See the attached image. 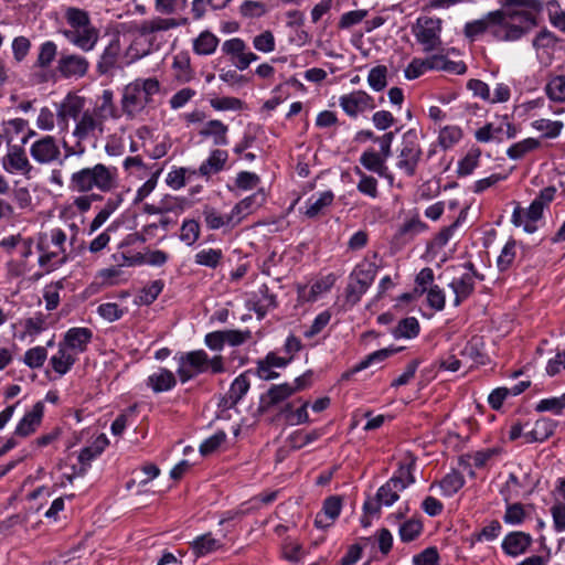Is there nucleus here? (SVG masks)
<instances>
[{
  "label": "nucleus",
  "mask_w": 565,
  "mask_h": 565,
  "mask_svg": "<svg viewBox=\"0 0 565 565\" xmlns=\"http://www.w3.org/2000/svg\"><path fill=\"white\" fill-rule=\"evenodd\" d=\"M292 395L289 383L273 385L260 396L259 411L267 412Z\"/></svg>",
  "instance_id": "4be33fe9"
},
{
  "label": "nucleus",
  "mask_w": 565,
  "mask_h": 565,
  "mask_svg": "<svg viewBox=\"0 0 565 565\" xmlns=\"http://www.w3.org/2000/svg\"><path fill=\"white\" fill-rule=\"evenodd\" d=\"M354 172L360 177V181L356 184L358 191L372 199L377 198V180L374 177L364 173L359 167H355Z\"/></svg>",
  "instance_id": "79ce46f5"
},
{
  "label": "nucleus",
  "mask_w": 565,
  "mask_h": 565,
  "mask_svg": "<svg viewBox=\"0 0 565 565\" xmlns=\"http://www.w3.org/2000/svg\"><path fill=\"white\" fill-rule=\"evenodd\" d=\"M402 350V348H385L377 350L369 355H366L362 361H360L356 365H354L349 371L344 372L341 376L342 380H349L353 374L365 370L372 365L380 364L394 353H397Z\"/></svg>",
  "instance_id": "aec40b11"
},
{
  "label": "nucleus",
  "mask_w": 565,
  "mask_h": 565,
  "mask_svg": "<svg viewBox=\"0 0 565 565\" xmlns=\"http://www.w3.org/2000/svg\"><path fill=\"white\" fill-rule=\"evenodd\" d=\"M66 28L61 30L68 43L82 52H90L99 40V30L93 24L89 13L77 7L64 10Z\"/></svg>",
  "instance_id": "f03ea898"
},
{
  "label": "nucleus",
  "mask_w": 565,
  "mask_h": 565,
  "mask_svg": "<svg viewBox=\"0 0 565 565\" xmlns=\"http://www.w3.org/2000/svg\"><path fill=\"white\" fill-rule=\"evenodd\" d=\"M94 111L105 120L107 117L118 118L119 114L114 104V93L110 89L103 90L102 96L99 97V104H97Z\"/></svg>",
  "instance_id": "e433bc0d"
},
{
  "label": "nucleus",
  "mask_w": 565,
  "mask_h": 565,
  "mask_svg": "<svg viewBox=\"0 0 565 565\" xmlns=\"http://www.w3.org/2000/svg\"><path fill=\"white\" fill-rule=\"evenodd\" d=\"M202 214L204 216L205 224L210 230H218L225 225L232 224L235 217L232 213L223 216L214 207L209 205L204 206Z\"/></svg>",
  "instance_id": "4c0bfd02"
},
{
  "label": "nucleus",
  "mask_w": 565,
  "mask_h": 565,
  "mask_svg": "<svg viewBox=\"0 0 565 565\" xmlns=\"http://www.w3.org/2000/svg\"><path fill=\"white\" fill-rule=\"evenodd\" d=\"M556 428V423L550 418H540L535 422L534 427L524 433L526 443L544 441L548 439Z\"/></svg>",
  "instance_id": "2f4dec72"
},
{
  "label": "nucleus",
  "mask_w": 565,
  "mask_h": 565,
  "mask_svg": "<svg viewBox=\"0 0 565 565\" xmlns=\"http://www.w3.org/2000/svg\"><path fill=\"white\" fill-rule=\"evenodd\" d=\"M461 137L462 131L459 127L446 126L440 130L438 141L444 149H448L457 143Z\"/></svg>",
  "instance_id": "bf43d9fd"
},
{
  "label": "nucleus",
  "mask_w": 565,
  "mask_h": 565,
  "mask_svg": "<svg viewBox=\"0 0 565 565\" xmlns=\"http://www.w3.org/2000/svg\"><path fill=\"white\" fill-rule=\"evenodd\" d=\"M423 524L418 520H408L399 526V537L403 542L409 543L416 540L422 533Z\"/></svg>",
  "instance_id": "052dcab7"
},
{
  "label": "nucleus",
  "mask_w": 565,
  "mask_h": 565,
  "mask_svg": "<svg viewBox=\"0 0 565 565\" xmlns=\"http://www.w3.org/2000/svg\"><path fill=\"white\" fill-rule=\"evenodd\" d=\"M448 286L455 294L454 306L458 307L475 290V273H463L454 277Z\"/></svg>",
  "instance_id": "6ab92c4d"
},
{
  "label": "nucleus",
  "mask_w": 565,
  "mask_h": 565,
  "mask_svg": "<svg viewBox=\"0 0 565 565\" xmlns=\"http://www.w3.org/2000/svg\"><path fill=\"white\" fill-rule=\"evenodd\" d=\"M209 370L214 374L224 372L223 358L215 355L210 359L204 350L186 352L179 358L177 373L182 383Z\"/></svg>",
  "instance_id": "39448f33"
},
{
  "label": "nucleus",
  "mask_w": 565,
  "mask_h": 565,
  "mask_svg": "<svg viewBox=\"0 0 565 565\" xmlns=\"http://www.w3.org/2000/svg\"><path fill=\"white\" fill-rule=\"evenodd\" d=\"M544 90L552 102H565V75L552 76L547 81Z\"/></svg>",
  "instance_id": "58836bf2"
},
{
  "label": "nucleus",
  "mask_w": 565,
  "mask_h": 565,
  "mask_svg": "<svg viewBox=\"0 0 565 565\" xmlns=\"http://www.w3.org/2000/svg\"><path fill=\"white\" fill-rule=\"evenodd\" d=\"M503 132L504 129L501 122L498 126H494L493 124H487L479 128L475 136L476 139L480 142H488L490 140H498L500 142L503 140Z\"/></svg>",
  "instance_id": "3c124183"
},
{
  "label": "nucleus",
  "mask_w": 565,
  "mask_h": 565,
  "mask_svg": "<svg viewBox=\"0 0 565 565\" xmlns=\"http://www.w3.org/2000/svg\"><path fill=\"white\" fill-rule=\"evenodd\" d=\"M387 67L385 65H377L371 68L367 83L370 87L375 92L383 90L387 85Z\"/></svg>",
  "instance_id": "864d4df0"
},
{
  "label": "nucleus",
  "mask_w": 565,
  "mask_h": 565,
  "mask_svg": "<svg viewBox=\"0 0 565 565\" xmlns=\"http://www.w3.org/2000/svg\"><path fill=\"white\" fill-rule=\"evenodd\" d=\"M85 100L83 97L67 94L61 104L57 105L56 117L63 130L67 129L68 119H77L84 113Z\"/></svg>",
  "instance_id": "2eb2a0df"
},
{
  "label": "nucleus",
  "mask_w": 565,
  "mask_h": 565,
  "mask_svg": "<svg viewBox=\"0 0 565 565\" xmlns=\"http://www.w3.org/2000/svg\"><path fill=\"white\" fill-rule=\"evenodd\" d=\"M265 202V193L263 191L256 192L250 196H247L239 201L233 209L232 214L236 215H247L250 213L254 206H260Z\"/></svg>",
  "instance_id": "49530a36"
},
{
  "label": "nucleus",
  "mask_w": 565,
  "mask_h": 565,
  "mask_svg": "<svg viewBox=\"0 0 565 565\" xmlns=\"http://www.w3.org/2000/svg\"><path fill=\"white\" fill-rule=\"evenodd\" d=\"M340 497L333 495L324 500L321 512L316 515L315 524L318 527H327L339 516L341 511Z\"/></svg>",
  "instance_id": "c85d7f7f"
},
{
  "label": "nucleus",
  "mask_w": 565,
  "mask_h": 565,
  "mask_svg": "<svg viewBox=\"0 0 565 565\" xmlns=\"http://www.w3.org/2000/svg\"><path fill=\"white\" fill-rule=\"evenodd\" d=\"M120 54V43L119 40H111L109 44L104 49L97 65L96 70L100 75L108 74L111 72L118 63V57Z\"/></svg>",
  "instance_id": "bb28decb"
},
{
  "label": "nucleus",
  "mask_w": 565,
  "mask_h": 565,
  "mask_svg": "<svg viewBox=\"0 0 565 565\" xmlns=\"http://www.w3.org/2000/svg\"><path fill=\"white\" fill-rule=\"evenodd\" d=\"M218 38L210 31H203L193 41V51L198 55H211L218 45Z\"/></svg>",
  "instance_id": "c9c22d12"
},
{
  "label": "nucleus",
  "mask_w": 565,
  "mask_h": 565,
  "mask_svg": "<svg viewBox=\"0 0 565 565\" xmlns=\"http://www.w3.org/2000/svg\"><path fill=\"white\" fill-rule=\"evenodd\" d=\"M223 257L221 249L207 248L202 249L195 255V263L210 268H215Z\"/></svg>",
  "instance_id": "4d7b16f0"
},
{
  "label": "nucleus",
  "mask_w": 565,
  "mask_h": 565,
  "mask_svg": "<svg viewBox=\"0 0 565 565\" xmlns=\"http://www.w3.org/2000/svg\"><path fill=\"white\" fill-rule=\"evenodd\" d=\"M92 337L93 333L88 328H72L65 334V343L70 349L83 352Z\"/></svg>",
  "instance_id": "f704fd0d"
},
{
  "label": "nucleus",
  "mask_w": 565,
  "mask_h": 565,
  "mask_svg": "<svg viewBox=\"0 0 565 565\" xmlns=\"http://www.w3.org/2000/svg\"><path fill=\"white\" fill-rule=\"evenodd\" d=\"M557 44L555 34L546 29L540 31L533 39L532 45L536 52L537 58L541 62L547 63L551 61L554 50Z\"/></svg>",
  "instance_id": "a211bd4d"
},
{
  "label": "nucleus",
  "mask_w": 565,
  "mask_h": 565,
  "mask_svg": "<svg viewBox=\"0 0 565 565\" xmlns=\"http://www.w3.org/2000/svg\"><path fill=\"white\" fill-rule=\"evenodd\" d=\"M63 289V281L58 280L45 287L43 298L46 310H54L60 303V290Z\"/></svg>",
  "instance_id": "69168bd1"
},
{
  "label": "nucleus",
  "mask_w": 565,
  "mask_h": 565,
  "mask_svg": "<svg viewBox=\"0 0 565 565\" xmlns=\"http://www.w3.org/2000/svg\"><path fill=\"white\" fill-rule=\"evenodd\" d=\"M463 484V477L459 472L452 471L444 477V479L438 483V487L441 489L444 495L451 497L458 492Z\"/></svg>",
  "instance_id": "a18cd8bd"
},
{
  "label": "nucleus",
  "mask_w": 565,
  "mask_h": 565,
  "mask_svg": "<svg viewBox=\"0 0 565 565\" xmlns=\"http://www.w3.org/2000/svg\"><path fill=\"white\" fill-rule=\"evenodd\" d=\"M377 274V266L374 263H361L350 275L345 289V300L351 306L356 305L361 297L373 284Z\"/></svg>",
  "instance_id": "0eeeda50"
},
{
  "label": "nucleus",
  "mask_w": 565,
  "mask_h": 565,
  "mask_svg": "<svg viewBox=\"0 0 565 565\" xmlns=\"http://www.w3.org/2000/svg\"><path fill=\"white\" fill-rule=\"evenodd\" d=\"M147 383L154 393H160L173 388L177 384V380L171 371L167 369H159L158 372L149 375Z\"/></svg>",
  "instance_id": "473e14b6"
},
{
  "label": "nucleus",
  "mask_w": 565,
  "mask_h": 565,
  "mask_svg": "<svg viewBox=\"0 0 565 565\" xmlns=\"http://www.w3.org/2000/svg\"><path fill=\"white\" fill-rule=\"evenodd\" d=\"M185 24H188L186 18L178 20L174 18L154 17L136 24L135 32L140 38L145 39V41H147L150 45H152L158 41L159 35L162 32H167Z\"/></svg>",
  "instance_id": "9d476101"
},
{
  "label": "nucleus",
  "mask_w": 565,
  "mask_h": 565,
  "mask_svg": "<svg viewBox=\"0 0 565 565\" xmlns=\"http://www.w3.org/2000/svg\"><path fill=\"white\" fill-rule=\"evenodd\" d=\"M515 258V242L509 241L502 248L498 259L497 266L500 271H504L511 267Z\"/></svg>",
  "instance_id": "774afa93"
},
{
  "label": "nucleus",
  "mask_w": 565,
  "mask_h": 565,
  "mask_svg": "<svg viewBox=\"0 0 565 565\" xmlns=\"http://www.w3.org/2000/svg\"><path fill=\"white\" fill-rule=\"evenodd\" d=\"M200 237V224L195 220L183 221L180 228V239L192 246Z\"/></svg>",
  "instance_id": "603ef678"
},
{
  "label": "nucleus",
  "mask_w": 565,
  "mask_h": 565,
  "mask_svg": "<svg viewBox=\"0 0 565 565\" xmlns=\"http://www.w3.org/2000/svg\"><path fill=\"white\" fill-rule=\"evenodd\" d=\"M532 536L521 531L507 534L502 541L503 552L512 557L524 554L532 544Z\"/></svg>",
  "instance_id": "f3484780"
},
{
  "label": "nucleus",
  "mask_w": 565,
  "mask_h": 565,
  "mask_svg": "<svg viewBox=\"0 0 565 565\" xmlns=\"http://www.w3.org/2000/svg\"><path fill=\"white\" fill-rule=\"evenodd\" d=\"M172 68L174 77L180 83H186L192 78V70L190 58L186 54H178L174 56Z\"/></svg>",
  "instance_id": "c03bdc74"
},
{
  "label": "nucleus",
  "mask_w": 565,
  "mask_h": 565,
  "mask_svg": "<svg viewBox=\"0 0 565 565\" xmlns=\"http://www.w3.org/2000/svg\"><path fill=\"white\" fill-rule=\"evenodd\" d=\"M385 160L386 159L383 156L373 150L364 151L360 157V163L366 170L377 173L380 177L392 179V177L387 174V167L385 166Z\"/></svg>",
  "instance_id": "72a5a7b5"
},
{
  "label": "nucleus",
  "mask_w": 565,
  "mask_h": 565,
  "mask_svg": "<svg viewBox=\"0 0 565 565\" xmlns=\"http://www.w3.org/2000/svg\"><path fill=\"white\" fill-rule=\"evenodd\" d=\"M32 159L39 164H63L62 151L55 137L46 135L35 140L30 147Z\"/></svg>",
  "instance_id": "9b49d317"
},
{
  "label": "nucleus",
  "mask_w": 565,
  "mask_h": 565,
  "mask_svg": "<svg viewBox=\"0 0 565 565\" xmlns=\"http://www.w3.org/2000/svg\"><path fill=\"white\" fill-rule=\"evenodd\" d=\"M394 338H414L419 333L418 320L414 317L402 319L392 331Z\"/></svg>",
  "instance_id": "37998d69"
},
{
  "label": "nucleus",
  "mask_w": 565,
  "mask_h": 565,
  "mask_svg": "<svg viewBox=\"0 0 565 565\" xmlns=\"http://www.w3.org/2000/svg\"><path fill=\"white\" fill-rule=\"evenodd\" d=\"M334 201V194L332 191H324L319 193L318 196L312 195L306 202V210L303 214L308 218H317L324 214L326 209L332 205Z\"/></svg>",
  "instance_id": "c756f323"
},
{
  "label": "nucleus",
  "mask_w": 565,
  "mask_h": 565,
  "mask_svg": "<svg viewBox=\"0 0 565 565\" xmlns=\"http://www.w3.org/2000/svg\"><path fill=\"white\" fill-rule=\"evenodd\" d=\"M107 445L108 439L105 435H100L90 446L81 450L78 455V461L82 465L78 471L79 476H84L86 473L90 462L104 451Z\"/></svg>",
  "instance_id": "393cba45"
},
{
  "label": "nucleus",
  "mask_w": 565,
  "mask_h": 565,
  "mask_svg": "<svg viewBox=\"0 0 565 565\" xmlns=\"http://www.w3.org/2000/svg\"><path fill=\"white\" fill-rule=\"evenodd\" d=\"M441 20L439 18L422 17L416 21L414 35L425 52L438 51L441 47Z\"/></svg>",
  "instance_id": "6e6552de"
},
{
  "label": "nucleus",
  "mask_w": 565,
  "mask_h": 565,
  "mask_svg": "<svg viewBox=\"0 0 565 565\" xmlns=\"http://www.w3.org/2000/svg\"><path fill=\"white\" fill-rule=\"evenodd\" d=\"M228 127L221 120L212 119L203 125L199 135L203 138H212L214 146H226Z\"/></svg>",
  "instance_id": "7c9ffc66"
},
{
  "label": "nucleus",
  "mask_w": 565,
  "mask_h": 565,
  "mask_svg": "<svg viewBox=\"0 0 565 565\" xmlns=\"http://www.w3.org/2000/svg\"><path fill=\"white\" fill-rule=\"evenodd\" d=\"M525 518H526V513H525L523 504L513 503V504L507 505V509H505V512L503 515V521L505 524L520 525L521 523H523Z\"/></svg>",
  "instance_id": "0e129e2a"
},
{
  "label": "nucleus",
  "mask_w": 565,
  "mask_h": 565,
  "mask_svg": "<svg viewBox=\"0 0 565 565\" xmlns=\"http://www.w3.org/2000/svg\"><path fill=\"white\" fill-rule=\"evenodd\" d=\"M47 356L46 349L44 347H35L29 349L24 354V363L31 369L41 367Z\"/></svg>",
  "instance_id": "338daca9"
},
{
  "label": "nucleus",
  "mask_w": 565,
  "mask_h": 565,
  "mask_svg": "<svg viewBox=\"0 0 565 565\" xmlns=\"http://www.w3.org/2000/svg\"><path fill=\"white\" fill-rule=\"evenodd\" d=\"M529 6V0H504L502 8L493 14L499 25L494 30V39L516 41L526 34L536 24Z\"/></svg>",
  "instance_id": "f257e3e1"
},
{
  "label": "nucleus",
  "mask_w": 565,
  "mask_h": 565,
  "mask_svg": "<svg viewBox=\"0 0 565 565\" xmlns=\"http://www.w3.org/2000/svg\"><path fill=\"white\" fill-rule=\"evenodd\" d=\"M249 303L257 317L264 318L268 310L277 307L276 295L271 294L268 286L264 284L257 292L253 294Z\"/></svg>",
  "instance_id": "412c9836"
},
{
  "label": "nucleus",
  "mask_w": 565,
  "mask_h": 565,
  "mask_svg": "<svg viewBox=\"0 0 565 565\" xmlns=\"http://www.w3.org/2000/svg\"><path fill=\"white\" fill-rule=\"evenodd\" d=\"M228 160V152L222 149H213L207 159L199 167V173L202 177H211L221 172Z\"/></svg>",
  "instance_id": "cd10ccee"
},
{
  "label": "nucleus",
  "mask_w": 565,
  "mask_h": 565,
  "mask_svg": "<svg viewBox=\"0 0 565 565\" xmlns=\"http://www.w3.org/2000/svg\"><path fill=\"white\" fill-rule=\"evenodd\" d=\"M39 248L42 252V254L39 258L40 266H47V265L60 266V265L64 264L67 259L65 249L56 248V250L44 252V248L42 245H39Z\"/></svg>",
  "instance_id": "e2e57ef3"
},
{
  "label": "nucleus",
  "mask_w": 565,
  "mask_h": 565,
  "mask_svg": "<svg viewBox=\"0 0 565 565\" xmlns=\"http://www.w3.org/2000/svg\"><path fill=\"white\" fill-rule=\"evenodd\" d=\"M532 127L535 130L541 131L542 136L544 138L553 139V138H556L561 134V131L564 127V124H563V121H559V120H550V119L541 118V119L534 120L532 122Z\"/></svg>",
  "instance_id": "a19ab883"
},
{
  "label": "nucleus",
  "mask_w": 565,
  "mask_h": 565,
  "mask_svg": "<svg viewBox=\"0 0 565 565\" xmlns=\"http://www.w3.org/2000/svg\"><path fill=\"white\" fill-rule=\"evenodd\" d=\"M339 105L350 117H356L360 113L375 107L374 98L364 90H354L342 95L339 98Z\"/></svg>",
  "instance_id": "ddd939ff"
},
{
  "label": "nucleus",
  "mask_w": 565,
  "mask_h": 565,
  "mask_svg": "<svg viewBox=\"0 0 565 565\" xmlns=\"http://www.w3.org/2000/svg\"><path fill=\"white\" fill-rule=\"evenodd\" d=\"M405 490V483L399 478H391L386 483L379 488L374 498H369L363 510L365 514H379L381 507H391L395 503L401 491Z\"/></svg>",
  "instance_id": "1a4fd4ad"
},
{
  "label": "nucleus",
  "mask_w": 565,
  "mask_h": 565,
  "mask_svg": "<svg viewBox=\"0 0 565 565\" xmlns=\"http://www.w3.org/2000/svg\"><path fill=\"white\" fill-rule=\"evenodd\" d=\"M419 138L420 132L416 129L407 130L402 137L396 167L407 177L415 175L418 163L423 156Z\"/></svg>",
  "instance_id": "423d86ee"
},
{
  "label": "nucleus",
  "mask_w": 565,
  "mask_h": 565,
  "mask_svg": "<svg viewBox=\"0 0 565 565\" xmlns=\"http://www.w3.org/2000/svg\"><path fill=\"white\" fill-rule=\"evenodd\" d=\"M76 120L73 136L79 141L86 140L96 129L103 131L104 120L94 110H84Z\"/></svg>",
  "instance_id": "dca6fc26"
},
{
  "label": "nucleus",
  "mask_w": 565,
  "mask_h": 565,
  "mask_svg": "<svg viewBox=\"0 0 565 565\" xmlns=\"http://www.w3.org/2000/svg\"><path fill=\"white\" fill-rule=\"evenodd\" d=\"M118 185V170L116 167L96 163L93 167L82 168L71 174L68 189L75 193H89L94 190L108 193Z\"/></svg>",
  "instance_id": "7ed1b4c3"
},
{
  "label": "nucleus",
  "mask_w": 565,
  "mask_h": 565,
  "mask_svg": "<svg viewBox=\"0 0 565 565\" xmlns=\"http://www.w3.org/2000/svg\"><path fill=\"white\" fill-rule=\"evenodd\" d=\"M160 86L154 77L137 78L127 84L120 99L122 114L129 119L142 114L147 106L153 103V96L159 94Z\"/></svg>",
  "instance_id": "20e7f679"
},
{
  "label": "nucleus",
  "mask_w": 565,
  "mask_h": 565,
  "mask_svg": "<svg viewBox=\"0 0 565 565\" xmlns=\"http://www.w3.org/2000/svg\"><path fill=\"white\" fill-rule=\"evenodd\" d=\"M425 230L426 224L422 222L418 216L411 217L399 226L393 237V242L397 246H404Z\"/></svg>",
  "instance_id": "b1692460"
},
{
  "label": "nucleus",
  "mask_w": 565,
  "mask_h": 565,
  "mask_svg": "<svg viewBox=\"0 0 565 565\" xmlns=\"http://www.w3.org/2000/svg\"><path fill=\"white\" fill-rule=\"evenodd\" d=\"M540 147V141L534 138H526L520 142L512 145L507 154L512 160H519L523 158L526 153L537 149Z\"/></svg>",
  "instance_id": "09e8293b"
},
{
  "label": "nucleus",
  "mask_w": 565,
  "mask_h": 565,
  "mask_svg": "<svg viewBox=\"0 0 565 565\" xmlns=\"http://www.w3.org/2000/svg\"><path fill=\"white\" fill-rule=\"evenodd\" d=\"M44 412V405L42 402H38L33 405L32 409L28 412L23 418L19 422L15 428V435L26 437L34 433L36 427L40 426Z\"/></svg>",
  "instance_id": "5701e85b"
},
{
  "label": "nucleus",
  "mask_w": 565,
  "mask_h": 565,
  "mask_svg": "<svg viewBox=\"0 0 565 565\" xmlns=\"http://www.w3.org/2000/svg\"><path fill=\"white\" fill-rule=\"evenodd\" d=\"M75 361V356L63 347H60L57 353L50 360L53 370L61 375L67 373Z\"/></svg>",
  "instance_id": "ea45409f"
},
{
  "label": "nucleus",
  "mask_w": 565,
  "mask_h": 565,
  "mask_svg": "<svg viewBox=\"0 0 565 565\" xmlns=\"http://www.w3.org/2000/svg\"><path fill=\"white\" fill-rule=\"evenodd\" d=\"M188 0H154V10L162 15H172L185 9Z\"/></svg>",
  "instance_id": "6e6d98bb"
},
{
  "label": "nucleus",
  "mask_w": 565,
  "mask_h": 565,
  "mask_svg": "<svg viewBox=\"0 0 565 565\" xmlns=\"http://www.w3.org/2000/svg\"><path fill=\"white\" fill-rule=\"evenodd\" d=\"M88 70L89 62L85 56L68 51H62L60 53L56 63V72L61 77L66 79L82 78L87 74Z\"/></svg>",
  "instance_id": "f8f14e48"
},
{
  "label": "nucleus",
  "mask_w": 565,
  "mask_h": 565,
  "mask_svg": "<svg viewBox=\"0 0 565 565\" xmlns=\"http://www.w3.org/2000/svg\"><path fill=\"white\" fill-rule=\"evenodd\" d=\"M493 14H494V11L489 12L482 19L466 23L465 30H463L465 35L467 38H469L470 40H475L478 35H481L488 31L494 38V30L499 25H498L497 18H494Z\"/></svg>",
  "instance_id": "a878e982"
},
{
  "label": "nucleus",
  "mask_w": 565,
  "mask_h": 565,
  "mask_svg": "<svg viewBox=\"0 0 565 565\" xmlns=\"http://www.w3.org/2000/svg\"><path fill=\"white\" fill-rule=\"evenodd\" d=\"M221 543L211 536V534H204L196 537L192 543V550L196 556H203L212 553L221 547Z\"/></svg>",
  "instance_id": "de8ad7c7"
},
{
  "label": "nucleus",
  "mask_w": 565,
  "mask_h": 565,
  "mask_svg": "<svg viewBox=\"0 0 565 565\" xmlns=\"http://www.w3.org/2000/svg\"><path fill=\"white\" fill-rule=\"evenodd\" d=\"M3 169L9 173H20L26 179L31 178L33 166L30 163L23 148L13 146L9 148L7 154L2 159Z\"/></svg>",
  "instance_id": "4468645a"
},
{
  "label": "nucleus",
  "mask_w": 565,
  "mask_h": 565,
  "mask_svg": "<svg viewBox=\"0 0 565 565\" xmlns=\"http://www.w3.org/2000/svg\"><path fill=\"white\" fill-rule=\"evenodd\" d=\"M57 55V45L53 41H45L39 47L36 66L47 68L51 66Z\"/></svg>",
  "instance_id": "8fccbe9b"
},
{
  "label": "nucleus",
  "mask_w": 565,
  "mask_h": 565,
  "mask_svg": "<svg viewBox=\"0 0 565 565\" xmlns=\"http://www.w3.org/2000/svg\"><path fill=\"white\" fill-rule=\"evenodd\" d=\"M565 408V393L558 397L544 398L540 401L535 411L539 413L552 412L555 415H559Z\"/></svg>",
  "instance_id": "13d9d810"
},
{
  "label": "nucleus",
  "mask_w": 565,
  "mask_h": 565,
  "mask_svg": "<svg viewBox=\"0 0 565 565\" xmlns=\"http://www.w3.org/2000/svg\"><path fill=\"white\" fill-rule=\"evenodd\" d=\"M249 390V381L245 374L237 376L232 383L228 394L232 405H236Z\"/></svg>",
  "instance_id": "5fc2aeb1"
},
{
  "label": "nucleus",
  "mask_w": 565,
  "mask_h": 565,
  "mask_svg": "<svg viewBox=\"0 0 565 565\" xmlns=\"http://www.w3.org/2000/svg\"><path fill=\"white\" fill-rule=\"evenodd\" d=\"M161 213H181L188 207V200L185 198H178L172 195H164L160 201Z\"/></svg>",
  "instance_id": "680f3d73"
}]
</instances>
